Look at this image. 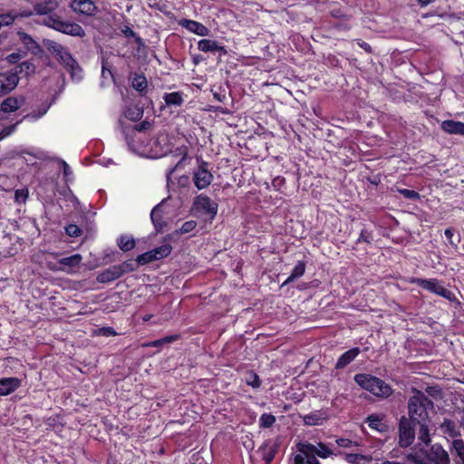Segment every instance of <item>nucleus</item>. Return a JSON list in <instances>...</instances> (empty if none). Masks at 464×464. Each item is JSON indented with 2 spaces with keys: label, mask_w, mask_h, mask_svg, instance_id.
Masks as SVG:
<instances>
[{
  "label": "nucleus",
  "mask_w": 464,
  "mask_h": 464,
  "mask_svg": "<svg viewBox=\"0 0 464 464\" xmlns=\"http://www.w3.org/2000/svg\"><path fill=\"white\" fill-rule=\"evenodd\" d=\"M412 393L408 401L410 420L413 423L430 420L429 413L434 409L432 401L420 391L413 390Z\"/></svg>",
  "instance_id": "nucleus-1"
},
{
  "label": "nucleus",
  "mask_w": 464,
  "mask_h": 464,
  "mask_svg": "<svg viewBox=\"0 0 464 464\" xmlns=\"http://www.w3.org/2000/svg\"><path fill=\"white\" fill-rule=\"evenodd\" d=\"M354 381L362 389L369 392L375 397L386 399L393 392L390 384L371 374L358 373L354 376Z\"/></svg>",
  "instance_id": "nucleus-2"
},
{
  "label": "nucleus",
  "mask_w": 464,
  "mask_h": 464,
  "mask_svg": "<svg viewBox=\"0 0 464 464\" xmlns=\"http://www.w3.org/2000/svg\"><path fill=\"white\" fill-rule=\"evenodd\" d=\"M150 149L139 147L137 150L140 156L157 159L165 156L170 150L169 136L165 132H160L155 138H150Z\"/></svg>",
  "instance_id": "nucleus-3"
},
{
  "label": "nucleus",
  "mask_w": 464,
  "mask_h": 464,
  "mask_svg": "<svg viewBox=\"0 0 464 464\" xmlns=\"http://www.w3.org/2000/svg\"><path fill=\"white\" fill-rule=\"evenodd\" d=\"M53 51L59 62L70 72L72 79L77 82L81 81L83 77L82 70L72 54L61 44H57Z\"/></svg>",
  "instance_id": "nucleus-4"
},
{
  "label": "nucleus",
  "mask_w": 464,
  "mask_h": 464,
  "mask_svg": "<svg viewBox=\"0 0 464 464\" xmlns=\"http://www.w3.org/2000/svg\"><path fill=\"white\" fill-rule=\"evenodd\" d=\"M297 452L295 456V464H319L314 445L303 441L296 444Z\"/></svg>",
  "instance_id": "nucleus-5"
},
{
  "label": "nucleus",
  "mask_w": 464,
  "mask_h": 464,
  "mask_svg": "<svg viewBox=\"0 0 464 464\" xmlns=\"http://www.w3.org/2000/svg\"><path fill=\"white\" fill-rule=\"evenodd\" d=\"M193 208L200 214L208 215L211 219H213L218 213V204L209 197L202 194L195 198Z\"/></svg>",
  "instance_id": "nucleus-6"
},
{
  "label": "nucleus",
  "mask_w": 464,
  "mask_h": 464,
  "mask_svg": "<svg viewBox=\"0 0 464 464\" xmlns=\"http://www.w3.org/2000/svg\"><path fill=\"white\" fill-rule=\"evenodd\" d=\"M411 421L405 417L400 420L399 423V445L401 448L411 446L415 439V431L411 426Z\"/></svg>",
  "instance_id": "nucleus-7"
},
{
  "label": "nucleus",
  "mask_w": 464,
  "mask_h": 464,
  "mask_svg": "<svg viewBox=\"0 0 464 464\" xmlns=\"http://www.w3.org/2000/svg\"><path fill=\"white\" fill-rule=\"evenodd\" d=\"M420 287L426 289L440 296L450 298V292L438 279L416 278L411 281Z\"/></svg>",
  "instance_id": "nucleus-8"
},
{
  "label": "nucleus",
  "mask_w": 464,
  "mask_h": 464,
  "mask_svg": "<svg viewBox=\"0 0 464 464\" xmlns=\"http://www.w3.org/2000/svg\"><path fill=\"white\" fill-rule=\"evenodd\" d=\"M193 179L198 189H204L211 184L213 175L208 169V162H200L198 169L194 172Z\"/></svg>",
  "instance_id": "nucleus-9"
},
{
  "label": "nucleus",
  "mask_w": 464,
  "mask_h": 464,
  "mask_svg": "<svg viewBox=\"0 0 464 464\" xmlns=\"http://www.w3.org/2000/svg\"><path fill=\"white\" fill-rule=\"evenodd\" d=\"M17 69L0 72V96L11 92L18 84Z\"/></svg>",
  "instance_id": "nucleus-10"
},
{
  "label": "nucleus",
  "mask_w": 464,
  "mask_h": 464,
  "mask_svg": "<svg viewBox=\"0 0 464 464\" xmlns=\"http://www.w3.org/2000/svg\"><path fill=\"white\" fill-rule=\"evenodd\" d=\"M59 256L60 253L58 252H40L33 256V260L53 272H59Z\"/></svg>",
  "instance_id": "nucleus-11"
},
{
  "label": "nucleus",
  "mask_w": 464,
  "mask_h": 464,
  "mask_svg": "<svg viewBox=\"0 0 464 464\" xmlns=\"http://www.w3.org/2000/svg\"><path fill=\"white\" fill-rule=\"evenodd\" d=\"M24 96H10L5 99L0 104V120L5 119V114L16 111L24 103Z\"/></svg>",
  "instance_id": "nucleus-12"
},
{
  "label": "nucleus",
  "mask_w": 464,
  "mask_h": 464,
  "mask_svg": "<svg viewBox=\"0 0 464 464\" xmlns=\"http://www.w3.org/2000/svg\"><path fill=\"white\" fill-rule=\"evenodd\" d=\"M70 7L73 12L85 16H92L98 11L92 0H72Z\"/></svg>",
  "instance_id": "nucleus-13"
},
{
  "label": "nucleus",
  "mask_w": 464,
  "mask_h": 464,
  "mask_svg": "<svg viewBox=\"0 0 464 464\" xmlns=\"http://www.w3.org/2000/svg\"><path fill=\"white\" fill-rule=\"evenodd\" d=\"M303 421L307 426H319L323 425L329 419V412L327 410L314 411L306 415L301 416Z\"/></svg>",
  "instance_id": "nucleus-14"
},
{
  "label": "nucleus",
  "mask_w": 464,
  "mask_h": 464,
  "mask_svg": "<svg viewBox=\"0 0 464 464\" xmlns=\"http://www.w3.org/2000/svg\"><path fill=\"white\" fill-rule=\"evenodd\" d=\"M82 260L80 254H73L70 256L58 258V268L61 272L71 274L78 267Z\"/></svg>",
  "instance_id": "nucleus-15"
},
{
  "label": "nucleus",
  "mask_w": 464,
  "mask_h": 464,
  "mask_svg": "<svg viewBox=\"0 0 464 464\" xmlns=\"http://www.w3.org/2000/svg\"><path fill=\"white\" fill-rule=\"evenodd\" d=\"M178 24L187 29L188 32L193 33L199 36H208L209 34V29L203 24L190 19H181Z\"/></svg>",
  "instance_id": "nucleus-16"
},
{
  "label": "nucleus",
  "mask_w": 464,
  "mask_h": 464,
  "mask_svg": "<svg viewBox=\"0 0 464 464\" xmlns=\"http://www.w3.org/2000/svg\"><path fill=\"white\" fill-rule=\"evenodd\" d=\"M430 464H450L448 452L440 444H433L429 452Z\"/></svg>",
  "instance_id": "nucleus-17"
},
{
  "label": "nucleus",
  "mask_w": 464,
  "mask_h": 464,
  "mask_svg": "<svg viewBox=\"0 0 464 464\" xmlns=\"http://www.w3.org/2000/svg\"><path fill=\"white\" fill-rule=\"evenodd\" d=\"M122 276V270L117 265L111 266L107 269L98 273L96 280L99 283H111Z\"/></svg>",
  "instance_id": "nucleus-18"
},
{
  "label": "nucleus",
  "mask_w": 464,
  "mask_h": 464,
  "mask_svg": "<svg viewBox=\"0 0 464 464\" xmlns=\"http://www.w3.org/2000/svg\"><path fill=\"white\" fill-rule=\"evenodd\" d=\"M21 386V380L16 377L0 379V396H7Z\"/></svg>",
  "instance_id": "nucleus-19"
},
{
  "label": "nucleus",
  "mask_w": 464,
  "mask_h": 464,
  "mask_svg": "<svg viewBox=\"0 0 464 464\" xmlns=\"http://www.w3.org/2000/svg\"><path fill=\"white\" fill-rule=\"evenodd\" d=\"M198 48L199 51L204 53H215L218 52L220 55L227 54V50L224 46L219 45V44L211 39H201L198 42Z\"/></svg>",
  "instance_id": "nucleus-20"
},
{
  "label": "nucleus",
  "mask_w": 464,
  "mask_h": 464,
  "mask_svg": "<svg viewBox=\"0 0 464 464\" xmlns=\"http://www.w3.org/2000/svg\"><path fill=\"white\" fill-rule=\"evenodd\" d=\"M125 140L127 142V145L129 149L133 151L134 153L140 156V153L137 150V148L139 147H145L146 149H150V137L149 134H146V138H142L141 140H137L135 138L129 137V132L125 131Z\"/></svg>",
  "instance_id": "nucleus-21"
},
{
  "label": "nucleus",
  "mask_w": 464,
  "mask_h": 464,
  "mask_svg": "<svg viewBox=\"0 0 464 464\" xmlns=\"http://www.w3.org/2000/svg\"><path fill=\"white\" fill-rule=\"evenodd\" d=\"M150 126L148 121H142L140 124L134 126L124 127L122 130V133L125 136V131L129 132V137H133L137 140H141L142 138H146V132L144 130Z\"/></svg>",
  "instance_id": "nucleus-22"
},
{
  "label": "nucleus",
  "mask_w": 464,
  "mask_h": 464,
  "mask_svg": "<svg viewBox=\"0 0 464 464\" xmlns=\"http://www.w3.org/2000/svg\"><path fill=\"white\" fill-rule=\"evenodd\" d=\"M61 33L77 37L85 36L84 29L78 24L69 21H63Z\"/></svg>",
  "instance_id": "nucleus-23"
},
{
  "label": "nucleus",
  "mask_w": 464,
  "mask_h": 464,
  "mask_svg": "<svg viewBox=\"0 0 464 464\" xmlns=\"http://www.w3.org/2000/svg\"><path fill=\"white\" fill-rule=\"evenodd\" d=\"M406 459L413 464H430L429 453L424 450L411 451L406 455Z\"/></svg>",
  "instance_id": "nucleus-24"
},
{
  "label": "nucleus",
  "mask_w": 464,
  "mask_h": 464,
  "mask_svg": "<svg viewBox=\"0 0 464 464\" xmlns=\"http://www.w3.org/2000/svg\"><path fill=\"white\" fill-rule=\"evenodd\" d=\"M360 353L359 348H353L343 353L336 362L335 368L343 369L351 363Z\"/></svg>",
  "instance_id": "nucleus-25"
},
{
  "label": "nucleus",
  "mask_w": 464,
  "mask_h": 464,
  "mask_svg": "<svg viewBox=\"0 0 464 464\" xmlns=\"http://www.w3.org/2000/svg\"><path fill=\"white\" fill-rule=\"evenodd\" d=\"M441 129L443 131L450 134L464 135V123L460 121L452 120L444 121L441 122Z\"/></svg>",
  "instance_id": "nucleus-26"
},
{
  "label": "nucleus",
  "mask_w": 464,
  "mask_h": 464,
  "mask_svg": "<svg viewBox=\"0 0 464 464\" xmlns=\"http://www.w3.org/2000/svg\"><path fill=\"white\" fill-rule=\"evenodd\" d=\"M164 200L156 205L150 212V219L157 231L162 230L165 223L162 219V206Z\"/></svg>",
  "instance_id": "nucleus-27"
},
{
  "label": "nucleus",
  "mask_w": 464,
  "mask_h": 464,
  "mask_svg": "<svg viewBox=\"0 0 464 464\" xmlns=\"http://www.w3.org/2000/svg\"><path fill=\"white\" fill-rule=\"evenodd\" d=\"M58 5L59 4L56 0H48L36 4L34 9L35 14L44 15L53 13L57 9Z\"/></svg>",
  "instance_id": "nucleus-28"
},
{
  "label": "nucleus",
  "mask_w": 464,
  "mask_h": 464,
  "mask_svg": "<svg viewBox=\"0 0 464 464\" xmlns=\"http://www.w3.org/2000/svg\"><path fill=\"white\" fill-rule=\"evenodd\" d=\"M34 14L31 11H24L21 13L12 14V13H6V14H0V28L2 26H6L12 24L15 18L17 17H29Z\"/></svg>",
  "instance_id": "nucleus-29"
},
{
  "label": "nucleus",
  "mask_w": 464,
  "mask_h": 464,
  "mask_svg": "<svg viewBox=\"0 0 464 464\" xmlns=\"http://www.w3.org/2000/svg\"><path fill=\"white\" fill-rule=\"evenodd\" d=\"M369 427L379 432H385L388 429L386 423L383 421V417L377 414H371L367 418Z\"/></svg>",
  "instance_id": "nucleus-30"
},
{
  "label": "nucleus",
  "mask_w": 464,
  "mask_h": 464,
  "mask_svg": "<svg viewBox=\"0 0 464 464\" xmlns=\"http://www.w3.org/2000/svg\"><path fill=\"white\" fill-rule=\"evenodd\" d=\"M440 430L443 434L452 439H455L460 435L456 423L449 419H445L440 424Z\"/></svg>",
  "instance_id": "nucleus-31"
},
{
  "label": "nucleus",
  "mask_w": 464,
  "mask_h": 464,
  "mask_svg": "<svg viewBox=\"0 0 464 464\" xmlns=\"http://www.w3.org/2000/svg\"><path fill=\"white\" fill-rule=\"evenodd\" d=\"M417 425L420 426L419 432H418V440L424 443L425 445L430 444L431 439H430V420L423 421V422H417Z\"/></svg>",
  "instance_id": "nucleus-32"
},
{
  "label": "nucleus",
  "mask_w": 464,
  "mask_h": 464,
  "mask_svg": "<svg viewBox=\"0 0 464 464\" xmlns=\"http://www.w3.org/2000/svg\"><path fill=\"white\" fill-rule=\"evenodd\" d=\"M179 338V334H172V335L165 336L161 339H158L155 341L143 343L141 344V347H144V348L156 347L159 350H160L164 344L173 343V342L177 341Z\"/></svg>",
  "instance_id": "nucleus-33"
},
{
  "label": "nucleus",
  "mask_w": 464,
  "mask_h": 464,
  "mask_svg": "<svg viewBox=\"0 0 464 464\" xmlns=\"http://www.w3.org/2000/svg\"><path fill=\"white\" fill-rule=\"evenodd\" d=\"M50 107V103H43L37 110H34L33 111L24 115V119L31 122H34L45 115Z\"/></svg>",
  "instance_id": "nucleus-34"
},
{
  "label": "nucleus",
  "mask_w": 464,
  "mask_h": 464,
  "mask_svg": "<svg viewBox=\"0 0 464 464\" xmlns=\"http://www.w3.org/2000/svg\"><path fill=\"white\" fill-rule=\"evenodd\" d=\"M163 100L168 106H180L184 102L183 94L180 92L165 93Z\"/></svg>",
  "instance_id": "nucleus-35"
},
{
  "label": "nucleus",
  "mask_w": 464,
  "mask_h": 464,
  "mask_svg": "<svg viewBox=\"0 0 464 464\" xmlns=\"http://www.w3.org/2000/svg\"><path fill=\"white\" fill-rule=\"evenodd\" d=\"M111 79V81H115L114 74L111 71V66L109 65L107 60L102 57V82L101 85L105 86L107 84V80Z\"/></svg>",
  "instance_id": "nucleus-36"
},
{
  "label": "nucleus",
  "mask_w": 464,
  "mask_h": 464,
  "mask_svg": "<svg viewBox=\"0 0 464 464\" xmlns=\"http://www.w3.org/2000/svg\"><path fill=\"white\" fill-rule=\"evenodd\" d=\"M117 245L124 252L131 250L135 246V240L133 237L121 235L117 239Z\"/></svg>",
  "instance_id": "nucleus-37"
},
{
  "label": "nucleus",
  "mask_w": 464,
  "mask_h": 464,
  "mask_svg": "<svg viewBox=\"0 0 464 464\" xmlns=\"http://www.w3.org/2000/svg\"><path fill=\"white\" fill-rule=\"evenodd\" d=\"M131 86L134 90L142 92L148 87V82L143 74H135L131 78Z\"/></svg>",
  "instance_id": "nucleus-38"
},
{
  "label": "nucleus",
  "mask_w": 464,
  "mask_h": 464,
  "mask_svg": "<svg viewBox=\"0 0 464 464\" xmlns=\"http://www.w3.org/2000/svg\"><path fill=\"white\" fill-rule=\"evenodd\" d=\"M180 154H182V157L179 160V161L173 166V167H170L168 170H167V173H166V179H167V185L168 187H170L171 184H174V182L172 181V175L173 173L180 167V165L182 164V162L186 160L187 158V151H186V149H183L181 151H180Z\"/></svg>",
  "instance_id": "nucleus-39"
},
{
  "label": "nucleus",
  "mask_w": 464,
  "mask_h": 464,
  "mask_svg": "<svg viewBox=\"0 0 464 464\" xmlns=\"http://www.w3.org/2000/svg\"><path fill=\"white\" fill-rule=\"evenodd\" d=\"M46 26L61 32L63 20L60 19L56 14L48 16L44 23Z\"/></svg>",
  "instance_id": "nucleus-40"
},
{
  "label": "nucleus",
  "mask_w": 464,
  "mask_h": 464,
  "mask_svg": "<svg viewBox=\"0 0 464 464\" xmlns=\"http://www.w3.org/2000/svg\"><path fill=\"white\" fill-rule=\"evenodd\" d=\"M344 459L350 464H363L370 461L371 458L362 454H345Z\"/></svg>",
  "instance_id": "nucleus-41"
},
{
  "label": "nucleus",
  "mask_w": 464,
  "mask_h": 464,
  "mask_svg": "<svg viewBox=\"0 0 464 464\" xmlns=\"http://www.w3.org/2000/svg\"><path fill=\"white\" fill-rule=\"evenodd\" d=\"M153 255L157 256V260L162 259L168 256L171 251L172 246L169 244H162L161 246L152 249Z\"/></svg>",
  "instance_id": "nucleus-42"
},
{
  "label": "nucleus",
  "mask_w": 464,
  "mask_h": 464,
  "mask_svg": "<svg viewBox=\"0 0 464 464\" xmlns=\"http://www.w3.org/2000/svg\"><path fill=\"white\" fill-rule=\"evenodd\" d=\"M17 69V74L18 73H24L25 75H29L34 72V65L33 63L29 61H24L20 64H18L15 68L13 69V71H15Z\"/></svg>",
  "instance_id": "nucleus-43"
},
{
  "label": "nucleus",
  "mask_w": 464,
  "mask_h": 464,
  "mask_svg": "<svg viewBox=\"0 0 464 464\" xmlns=\"http://www.w3.org/2000/svg\"><path fill=\"white\" fill-rule=\"evenodd\" d=\"M276 422V417L271 413H263L258 420L259 427L262 429L270 428Z\"/></svg>",
  "instance_id": "nucleus-44"
},
{
  "label": "nucleus",
  "mask_w": 464,
  "mask_h": 464,
  "mask_svg": "<svg viewBox=\"0 0 464 464\" xmlns=\"http://www.w3.org/2000/svg\"><path fill=\"white\" fill-rule=\"evenodd\" d=\"M18 36L20 41L24 44V46L28 50H33L34 48L38 46L37 43L32 38V36L26 33L18 32Z\"/></svg>",
  "instance_id": "nucleus-45"
},
{
  "label": "nucleus",
  "mask_w": 464,
  "mask_h": 464,
  "mask_svg": "<svg viewBox=\"0 0 464 464\" xmlns=\"http://www.w3.org/2000/svg\"><path fill=\"white\" fill-rule=\"evenodd\" d=\"M444 235L449 240V245L454 248L455 250L458 249V246L460 242V236H458L456 238H454V229L451 227L446 228L444 231Z\"/></svg>",
  "instance_id": "nucleus-46"
},
{
  "label": "nucleus",
  "mask_w": 464,
  "mask_h": 464,
  "mask_svg": "<svg viewBox=\"0 0 464 464\" xmlns=\"http://www.w3.org/2000/svg\"><path fill=\"white\" fill-rule=\"evenodd\" d=\"M153 251L150 250L137 256L136 262L139 265H146L152 261L157 260V256L153 255Z\"/></svg>",
  "instance_id": "nucleus-47"
},
{
  "label": "nucleus",
  "mask_w": 464,
  "mask_h": 464,
  "mask_svg": "<svg viewBox=\"0 0 464 464\" xmlns=\"http://www.w3.org/2000/svg\"><path fill=\"white\" fill-rule=\"evenodd\" d=\"M316 451V458L320 457L323 459L328 458L333 454L332 450L324 443L320 442L314 446Z\"/></svg>",
  "instance_id": "nucleus-48"
},
{
  "label": "nucleus",
  "mask_w": 464,
  "mask_h": 464,
  "mask_svg": "<svg viewBox=\"0 0 464 464\" xmlns=\"http://www.w3.org/2000/svg\"><path fill=\"white\" fill-rule=\"evenodd\" d=\"M28 188H19L14 191V201L17 204H24L28 198Z\"/></svg>",
  "instance_id": "nucleus-49"
},
{
  "label": "nucleus",
  "mask_w": 464,
  "mask_h": 464,
  "mask_svg": "<svg viewBox=\"0 0 464 464\" xmlns=\"http://www.w3.org/2000/svg\"><path fill=\"white\" fill-rule=\"evenodd\" d=\"M197 227V222L188 220L182 224L181 227L176 231L177 234H188L192 232Z\"/></svg>",
  "instance_id": "nucleus-50"
},
{
  "label": "nucleus",
  "mask_w": 464,
  "mask_h": 464,
  "mask_svg": "<svg viewBox=\"0 0 464 464\" xmlns=\"http://www.w3.org/2000/svg\"><path fill=\"white\" fill-rule=\"evenodd\" d=\"M246 383L254 389H257L261 385V381L256 373L250 372L246 379Z\"/></svg>",
  "instance_id": "nucleus-51"
},
{
  "label": "nucleus",
  "mask_w": 464,
  "mask_h": 464,
  "mask_svg": "<svg viewBox=\"0 0 464 464\" xmlns=\"http://www.w3.org/2000/svg\"><path fill=\"white\" fill-rule=\"evenodd\" d=\"M65 233L72 237H77L81 236L82 230L81 228L75 225V224H69L65 227Z\"/></svg>",
  "instance_id": "nucleus-52"
},
{
  "label": "nucleus",
  "mask_w": 464,
  "mask_h": 464,
  "mask_svg": "<svg viewBox=\"0 0 464 464\" xmlns=\"http://www.w3.org/2000/svg\"><path fill=\"white\" fill-rule=\"evenodd\" d=\"M117 266H118V267L121 268V270H122V276L126 273L134 271L136 268V264L132 260L125 261Z\"/></svg>",
  "instance_id": "nucleus-53"
},
{
  "label": "nucleus",
  "mask_w": 464,
  "mask_h": 464,
  "mask_svg": "<svg viewBox=\"0 0 464 464\" xmlns=\"http://www.w3.org/2000/svg\"><path fill=\"white\" fill-rule=\"evenodd\" d=\"M305 270V264L303 261H299L295 268L292 270V279L294 277H299L304 275Z\"/></svg>",
  "instance_id": "nucleus-54"
},
{
  "label": "nucleus",
  "mask_w": 464,
  "mask_h": 464,
  "mask_svg": "<svg viewBox=\"0 0 464 464\" xmlns=\"http://www.w3.org/2000/svg\"><path fill=\"white\" fill-rule=\"evenodd\" d=\"M400 194L409 199H417L420 198L418 192L412 189L402 188L399 190Z\"/></svg>",
  "instance_id": "nucleus-55"
},
{
  "label": "nucleus",
  "mask_w": 464,
  "mask_h": 464,
  "mask_svg": "<svg viewBox=\"0 0 464 464\" xmlns=\"http://www.w3.org/2000/svg\"><path fill=\"white\" fill-rule=\"evenodd\" d=\"M336 444L341 448H352L358 445L356 442L345 438L337 439Z\"/></svg>",
  "instance_id": "nucleus-56"
},
{
  "label": "nucleus",
  "mask_w": 464,
  "mask_h": 464,
  "mask_svg": "<svg viewBox=\"0 0 464 464\" xmlns=\"http://www.w3.org/2000/svg\"><path fill=\"white\" fill-rule=\"evenodd\" d=\"M453 448L459 457L464 454V441L462 440H454Z\"/></svg>",
  "instance_id": "nucleus-57"
},
{
  "label": "nucleus",
  "mask_w": 464,
  "mask_h": 464,
  "mask_svg": "<svg viewBox=\"0 0 464 464\" xmlns=\"http://www.w3.org/2000/svg\"><path fill=\"white\" fill-rule=\"evenodd\" d=\"M99 334L103 336H115L117 335L116 331L112 327H102L99 329Z\"/></svg>",
  "instance_id": "nucleus-58"
},
{
  "label": "nucleus",
  "mask_w": 464,
  "mask_h": 464,
  "mask_svg": "<svg viewBox=\"0 0 464 464\" xmlns=\"http://www.w3.org/2000/svg\"><path fill=\"white\" fill-rule=\"evenodd\" d=\"M15 130V125H11L8 127H5L2 131H0V140L7 138L10 136Z\"/></svg>",
  "instance_id": "nucleus-59"
},
{
  "label": "nucleus",
  "mask_w": 464,
  "mask_h": 464,
  "mask_svg": "<svg viewBox=\"0 0 464 464\" xmlns=\"http://www.w3.org/2000/svg\"><path fill=\"white\" fill-rule=\"evenodd\" d=\"M372 234L365 229H362L360 233V237L358 238V242H371Z\"/></svg>",
  "instance_id": "nucleus-60"
},
{
  "label": "nucleus",
  "mask_w": 464,
  "mask_h": 464,
  "mask_svg": "<svg viewBox=\"0 0 464 464\" xmlns=\"http://www.w3.org/2000/svg\"><path fill=\"white\" fill-rule=\"evenodd\" d=\"M272 185L274 188L280 190L282 187L285 185V180L282 177H276L273 179Z\"/></svg>",
  "instance_id": "nucleus-61"
},
{
  "label": "nucleus",
  "mask_w": 464,
  "mask_h": 464,
  "mask_svg": "<svg viewBox=\"0 0 464 464\" xmlns=\"http://www.w3.org/2000/svg\"><path fill=\"white\" fill-rule=\"evenodd\" d=\"M22 56L19 53H13L6 57V60L10 63H16L21 60Z\"/></svg>",
  "instance_id": "nucleus-62"
},
{
  "label": "nucleus",
  "mask_w": 464,
  "mask_h": 464,
  "mask_svg": "<svg viewBox=\"0 0 464 464\" xmlns=\"http://www.w3.org/2000/svg\"><path fill=\"white\" fill-rule=\"evenodd\" d=\"M357 44L367 53H372V47L368 43L362 40H357Z\"/></svg>",
  "instance_id": "nucleus-63"
},
{
  "label": "nucleus",
  "mask_w": 464,
  "mask_h": 464,
  "mask_svg": "<svg viewBox=\"0 0 464 464\" xmlns=\"http://www.w3.org/2000/svg\"><path fill=\"white\" fill-rule=\"evenodd\" d=\"M62 165H63V172L64 177H69L70 175L72 174V171L70 166L64 160H62Z\"/></svg>",
  "instance_id": "nucleus-64"
}]
</instances>
